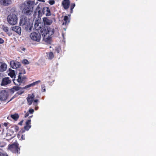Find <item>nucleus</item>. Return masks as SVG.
I'll use <instances>...</instances> for the list:
<instances>
[{
  "instance_id": "1",
  "label": "nucleus",
  "mask_w": 156,
  "mask_h": 156,
  "mask_svg": "<svg viewBox=\"0 0 156 156\" xmlns=\"http://www.w3.org/2000/svg\"><path fill=\"white\" fill-rule=\"evenodd\" d=\"M34 3V1L29 0L27 2L26 5L25 3L23 4V5H24L23 12L25 15L26 16H30L32 14Z\"/></svg>"
},
{
  "instance_id": "2",
  "label": "nucleus",
  "mask_w": 156,
  "mask_h": 156,
  "mask_svg": "<svg viewBox=\"0 0 156 156\" xmlns=\"http://www.w3.org/2000/svg\"><path fill=\"white\" fill-rule=\"evenodd\" d=\"M20 25L24 26L27 31L30 32L33 27V23L27 17L23 18L20 20Z\"/></svg>"
},
{
  "instance_id": "3",
  "label": "nucleus",
  "mask_w": 156,
  "mask_h": 156,
  "mask_svg": "<svg viewBox=\"0 0 156 156\" xmlns=\"http://www.w3.org/2000/svg\"><path fill=\"white\" fill-rule=\"evenodd\" d=\"M41 32L43 36L45 37V36L48 34V36H51L53 35L55 32V30L54 29L46 27L42 28L41 30Z\"/></svg>"
},
{
  "instance_id": "4",
  "label": "nucleus",
  "mask_w": 156,
  "mask_h": 156,
  "mask_svg": "<svg viewBox=\"0 0 156 156\" xmlns=\"http://www.w3.org/2000/svg\"><path fill=\"white\" fill-rule=\"evenodd\" d=\"M17 17L15 14H10L7 16V22L10 25H13L16 24L17 23Z\"/></svg>"
},
{
  "instance_id": "5",
  "label": "nucleus",
  "mask_w": 156,
  "mask_h": 156,
  "mask_svg": "<svg viewBox=\"0 0 156 156\" xmlns=\"http://www.w3.org/2000/svg\"><path fill=\"white\" fill-rule=\"evenodd\" d=\"M19 144L17 143H14L8 145V148L13 153L19 154L20 148L19 147Z\"/></svg>"
},
{
  "instance_id": "6",
  "label": "nucleus",
  "mask_w": 156,
  "mask_h": 156,
  "mask_svg": "<svg viewBox=\"0 0 156 156\" xmlns=\"http://www.w3.org/2000/svg\"><path fill=\"white\" fill-rule=\"evenodd\" d=\"M30 37L32 40L37 42L40 41L41 38L40 33L37 31L32 32L30 34Z\"/></svg>"
},
{
  "instance_id": "7",
  "label": "nucleus",
  "mask_w": 156,
  "mask_h": 156,
  "mask_svg": "<svg viewBox=\"0 0 156 156\" xmlns=\"http://www.w3.org/2000/svg\"><path fill=\"white\" fill-rule=\"evenodd\" d=\"M22 73L20 72L19 73L18 79L16 80L13 79V81L14 84L16 86H20L21 83L24 82L27 78L25 76H22Z\"/></svg>"
},
{
  "instance_id": "8",
  "label": "nucleus",
  "mask_w": 156,
  "mask_h": 156,
  "mask_svg": "<svg viewBox=\"0 0 156 156\" xmlns=\"http://www.w3.org/2000/svg\"><path fill=\"white\" fill-rule=\"evenodd\" d=\"M10 64L11 67L13 69L19 68L21 65V63L16 60H12L10 61Z\"/></svg>"
},
{
  "instance_id": "9",
  "label": "nucleus",
  "mask_w": 156,
  "mask_h": 156,
  "mask_svg": "<svg viewBox=\"0 0 156 156\" xmlns=\"http://www.w3.org/2000/svg\"><path fill=\"white\" fill-rule=\"evenodd\" d=\"M7 98V94L5 90L0 92V100L5 101Z\"/></svg>"
},
{
  "instance_id": "10",
  "label": "nucleus",
  "mask_w": 156,
  "mask_h": 156,
  "mask_svg": "<svg viewBox=\"0 0 156 156\" xmlns=\"http://www.w3.org/2000/svg\"><path fill=\"white\" fill-rule=\"evenodd\" d=\"M43 14H45L46 16H49L51 15V13L49 7H44L42 10Z\"/></svg>"
},
{
  "instance_id": "11",
  "label": "nucleus",
  "mask_w": 156,
  "mask_h": 156,
  "mask_svg": "<svg viewBox=\"0 0 156 156\" xmlns=\"http://www.w3.org/2000/svg\"><path fill=\"white\" fill-rule=\"evenodd\" d=\"M11 82V80L9 77H5L3 78L1 82L2 86H5L10 84Z\"/></svg>"
},
{
  "instance_id": "12",
  "label": "nucleus",
  "mask_w": 156,
  "mask_h": 156,
  "mask_svg": "<svg viewBox=\"0 0 156 156\" xmlns=\"http://www.w3.org/2000/svg\"><path fill=\"white\" fill-rule=\"evenodd\" d=\"M70 2L69 0H63L62 3V6L65 10L68 9L69 6Z\"/></svg>"
},
{
  "instance_id": "13",
  "label": "nucleus",
  "mask_w": 156,
  "mask_h": 156,
  "mask_svg": "<svg viewBox=\"0 0 156 156\" xmlns=\"http://www.w3.org/2000/svg\"><path fill=\"white\" fill-rule=\"evenodd\" d=\"M44 25L45 26H49L53 22L52 20L49 19L47 17H44L43 18Z\"/></svg>"
},
{
  "instance_id": "14",
  "label": "nucleus",
  "mask_w": 156,
  "mask_h": 156,
  "mask_svg": "<svg viewBox=\"0 0 156 156\" xmlns=\"http://www.w3.org/2000/svg\"><path fill=\"white\" fill-rule=\"evenodd\" d=\"M35 96L34 94H32L31 95L28 94V97L27 98V101L28 102V104L31 105L34 99Z\"/></svg>"
},
{
  "instance_id": "15",
  "label": "nucleus",
  "mask_w": 156,
  "mask_h": 156,
  "mask_svg": "<svg viewBox=\"0 0 156 156\" xmlns=\"http://www.w3.org/2000/svg\"><path fill=\"white\" fill-rule=\"evenodd\" d=\"M40 7L38 5L34 12V13L33 15L34 18H36L37 15H38L37 17H38L41 16L42 13L41 10H40Z\"/></svg>"
},
{
  "instance_id": "16",
  "label": "nucleus",
  "mask_w": 156,
  "mask_h": 156,
  "mask_svg": "<svg viewBox=\"0 0 156 156\" xmlns=\"http://www.w3.org/2000/svg\"><path fill=\"white\" fill-rule=\"evenodd\" d=\"M12 30L18 34H20L21 32V27L19 26H15L11 27Z\"/></svg>"
},
{
  "instance_id": "17",
  "label": "nucleus",
  "mask_w": 156,
  "mask_h": 156,
  "mask_svg": "<svg viewBox=\"0 0 156 156\" xmlns=\"http://www.w3.org/2000/svg\"><path fill=\"white\" fill-rule=\"evenodd\" d=\"M12 2L11 0H0V4L4 6H8L11 4Z\"/></svg>"
},
{
  "instance_id": "18",
  "label": "nucleus",
  "mask_w": 156,
  "mask_h": 156,
  "mask_svg": "<svg viewBox=\"0 0 156 156\" xmlns=\"http://www.w3.org/2000/svg\"><path fill=\"white\" fill-rule=\"evenodd\" d=\"M7 65L5 63L0 62V72H3L6 70Z\"/></svg>"
},
{
  "instance_id": "19",
  "label": "nucleus",
  "mask_w": 156,
  "mask_h": 156,
  "mask_svg": "<svg viewBox=\"0 0 156 156\" xmlns=\"http://www.w3.org/2000/svg\"><path fill=\"white\" fill-rule=\"evenodd\" d=\"M31 121L30 119H28L26 122V126H24V129L27 130H28L31 128Z\"/></svg>"
},
{
  "instance_id": "20",
  "label": "nucleus",
  "mask_w": 156,
  "mask_h": 156,
  "mask_svg": "<svg viewBox=\"0 0 156 156\" xmlns=\"http://www.w3.org/2000/svg\"><path fill=\"white\" fill-rule=\"evenodd\" d=\"M63 20L64 22H63L62 25H66L68 24L70 22V20L67 16H65L64 17Z\"/></svg>"
},
{
  "instance_id": "21",
  "label": "nucleus",
  "mask_w": 156,
  "mask_h": 156,
  "mask_svg": "<svg viewBox=\"0 0 156 156\" xmlns=\"http://www.w3.org/2000/svg\"><path fill=\"white\" fill-rule=\"evenodd\" d=\"M2 29L5 32L7 33V34L9 35V36H10L12 34L11 33H10L8 32V27L7 26H5L4 25H3L2 26Z\"/></svg>"
},
{
  "instance_id": "22",
  "label": "nucleus",
  "mask_w": 156,
  "mask_h": 156,
  "mask_svg": "<svg viewBox=\"0 0 156 156\" xmlns=\"http://www.w3.org/2000/svg\"><path fill=\"white\" fill-rule=\"evenodd\" d=\"M21 88V87L18 86H14L12 88L10 89V91L13 93L15 91L19 90Z\"/></svg>"
},
{
  "instance_id": "23",
  "label": "nucleus",
  "mask_w": 156,
  "mask_h": 156,
  "mask_svg": "<svg viewBox=\"0 0 156 156\" xmlns=\"http://www.w3.org/2000/svg\"><path fill=\"white\" fill-rule=\"evenodd\" d=\"M8 75L11 78H13L15 76L14 70L12 69L10 70L9 72L8 73Z\"/></svg>"
},
{
  "instance_id": "24",
  "label": "nucleus",
  "mask_w": 156,
  "mask_h": 156,
  "mask_svg": "<svg viewBox=\"0 0 156 156\" xmlns=\"http://www.w3.org/2000/svg\"><path fill=\"white\" fill-rule=\"evenodd\" d=\"M11 117L14 120L16 121L18 119L19 116L18 114L15 113L14 114L11 115Z\"/></svg>"
},
{
  "instance_id": "25",
  "label": "nucleus",
  "mask_w": 156,
  "mask_h": 156,
  "mask_svg": "<svg viewBox=\"0 0 156 156\" xmlns=\"http://www.w3.org/2000/svg\"><path fill=\"white\" fill-rule=\"evenodd\" d=\"M48 55V59H52L54 57V54L52 52H49Z\"/></svg>"
},
{
  "instance_id": "26",
  "label": "nucleus",
  "mask_w": 156,
  "mask_h": 156,
  "mask_svg": "<svg viewBox=\"0 0 156 156\" xmlns=\"http://www.w3.org/2000/svg\"><path fill=\"white\" fill-rule=\"evenodd\" d=\"M39 23H35L34 26L37 30H39L41 28V27L40 26H39Z\"/></svg>"
},
{
  "instance_id": "27",
  "label": "nucleus",
  "mask_w": 156,
  "mask_h": 156,
  "mask_svg": "<svg viewBox=\"0 0 156 156\" xmlns=\"http://www.w3.org/2000/svg\"><path fill=\"white\" fill-rule=\"evenodd\" d=\"M22 63L24 64H28L29 63V62L27 59H26L23 60Z\"/></svg>"
},
{
  "instance_id": "28",
  "label": "nucleus",
  "mask_w": 156,
  "mask_h": 156,
  "mask_svg": "<svg viewBox=\"0 0 156 156\" xmlns=\"http://www.w3.org/2000/svg\"><path fill=\"white\" fill-rule=\"evenodd\" d=\"M40 82H41V81L40 80H39L36 81L35 82H34L32 83V84L33 86H35V85H36Z\"/></svg>"
},
{
  "instance_id": "29",
  "label": "nucleus",
  "mask_w": 156,
  "mask_h": 156,
  "mask_svg": "<svg viewBox=\"0 0 156 156\" xmlns=\"http://www.w3.org/2000/svg\"><path fill=\"white\" fill-rule=\"evenodd\" d=\"M49 3L50 5H52L55 3V1L54 0H50L49 1Z\"/></svg>"
},
{
  "instance_id": "30",
  "label": "nucleus",
  "mask_w": 156,
  "mask_h": 156,
  "mask_svg": "<svg viewBox=\"0 0 156 156\" xmlns=\"http://www.w3.org/2000/svg\"><path fill=\"white\" fill-rule=\"evenodd\" d=\"M33 86L32 83L30 84H29L28 85L26 86L25 87L23 88L24 89H27L28 88L31 87Z\"/></svg>"
},
{
  "instance_id": "31",
  "label": "nucleus",
  "mask_w": 156,
  "mask_h": 156,
  "mask_svg": "<svg viewBox=\"0 0 156 156\" xmlns=\"http://www.w3.org/2000/svg\"><path fill=\"white\" fill-rule=\"evenodd\" d=\"M19 127L18 126H14V130L15 132H17L19 130Z\"/></svg>"
},
{
  "instance_id": "32",
  "label": "nucleus",
  "mask_w": 156,
  "mask_h": 156,
  "mask_svg": "<svg viewBox=\"0 0 156 156\" xmlns=\"http://www.w3.org/2000/svg\"><path fill=\"white\" fill-rule=\"evenodd\" d=\"M75 6V4L74 3H72L70 6L71 9H73Z\"/></svg>"
},
{
  "instance_id": "33",
  "label": "nucleus",
  "mask_w": 156,
  "mask_h": 156,
  "mask_svg": "<svg viewBox=\"0 0 156 156\" xmlns=\"http://www.w3.org/2000/svg\"><path fill=\"white\" fill-rule=\"evenodd\" d=\"M28 112L30 114H33L34 112V110L33 109H29Z\"/></svg>"
},
{
  "instance_id": "34",
  "label": "nucleus",
  "mask_w": 156,
  "mask_h": 156,
  "mask_svg": "<svg viewBox=\"0 0 156 156\" xmlns=\"http://www.w3.org/2000/svg\"><path fill=\"white\" fill-rule=\"evenodd\" d=\"M0 156H8L6 154L0 153Z\"/></svg>"
},
{
  "instance_id": "35",
  "label": "nucleus",
  "mask_w": 156,
  "mask_h": 156,
  "mask_svg": "<svg viewBox=\"0 0 156 156\" xmlns=\"http://www.w3.org/2000/svg\"><path fill=\"white\" fill-rule=\"evenodd\" d=\"M23 91H19L17 92V94L18 95H20L22 94L23 93Z\"/></svg>"
},
{
  "instance_id": "36",
  "label": "nucleus",
  "mask_w": 156,
  "mask_h": 156,
  "mask_svg": "<svg viewBox=\"0 0 156 156\" xmlns=\"http://www.w3.org/2000/svg\"><path fill=\"white\" fill-rule=\"evenodd\" d=\"M4 40L1 38H0V44H2L4 42Z\"/></svg>"
},
{
  "instance_id": "37",
  "label": "nucleus",
  "mask_w": 156,
  "mask_h": 156,
  "mask_svg": "<svg viewBox=\"0 0 156 156\" xmlns=\"http://www.w3.org/2000/svg\"><path fill=\"white\" fill-rule=\"evenodd\" d=\"M43 86H44L42 87V90H43L42 91L44 92L45 91V86L44 85Z\"/></svg>"
},
{
  "instance_id": "38",
  "label": "nucleus",
  "mask_w": 156,
  "mask_h": 156,
  "mask_svg": "<svg viewBox=\"0 0 156 156\" xmlns=\"http://www.w3.org/2000/svg\"><path fill=\"white\" fill-rule=\"evenodd\" d=\"M29 113L28 112H27L26 114H25L24 117L25 118L27 117L29 115Z\"/></svg>"
},
{
  "instance_id": "39",
  "label": "nucleus",
  "mask_w": 156,
  "mask_h": 156,
  "mask_svg": "<svg viewBox=\"0 0 156 156\" xmlns=\"http://www.w3.org/2000/svg\"><path fill=\"white\" fill-rule=\"evenodd\" d=\"M38 101V100L37 99H35L34 100V103H36L35 105H34L35 106H36L37 105V102Z\"/></svg>"
},
{
  "instance_id": "40",
  "label": "nucleus",
  "mask_w": 156,
  "mask_h": 156,
  "mask_svg": "<svg viewBox=\"0 0 156 156\" xmlns=\"http://www.w3.org/2000/svg\"><path fill=\"white\" fill-rule=\"evenodd\" d=\"M23 120L21 121L20 122H19L18 124V125H22L23 123Z\"/></svg>"
},
{
  "instance_id": "41",
  "label": "nucleus",
  "mask_w": 156,
  "mask_h": 156,
  "mask_svg": "<svg viewBox=\"0 0 156 156\" xmlns=\"http://www.w3.org/2000/svg\"><path fill=\"white\" fill-rule=\"evenodd\" d=\"M21 138L22 139V140H25V135H22L21 136Z\"/></svg>"
},
{
  "instance_id": "42",
  "label": "nucleus",
  "mask_w": 156,
  "mask_h": 156,
  "mask_svg": "<svg viewBox=\"0 0 156 156\" xmlns=\"http://www.w3.org/2000/svg\"><path fill=\"white\" fill-rule=\"evenodd\" d=\"M4 125L6 127L8 126V124L6 122H5L4 124Z\"/></svg>"
},
{
  "instance_id": "43",
  "label": "nucleus",
  "mask_w": 156,
  "mask_h": 156,
  "mask_svg": "<svg viewBox=\"0 0 156 156\" xmlns=\"http://www.w3.org/2000/svg\"><path fill=\"white\" fill-rule=\"evenodd\" d=\"M73 12V9H70V13H72Z\"/></svg>"
},
{
  "instance_id": "44",
  "label": "nucleus",
  "mask_w": 156,
  "mask_h": 156,
  "mask_svg": "<svg viewBox=\"0 0 156 156\" xmlns=\"http://www.w3.org/2000/svg\"><path fill=\"white\" fill-rule=\"evenodd\" d=\"M56 50V51H57L58 53H59V50H58L57 49Z\"/></svg>"
},
{
  "instance_id": "45",
  "label": "nucleus",
  "mask_w": 156,
  "mask_h": 156,
  "mask_svg": "<svg viewBox=\"0 0 156 156\" xmlns=\"http://www.w3.org/2000/svg\"><path fill=\"white\" fill-rule=\"evenodd\" d=\"M25 50V48H22V50H23V51H24Z\"/></svg>"
},
{
  "instance_id": "46",
  "label": "nucleus",
  "mask_w": 156,
  "mask_h": 156,
  "mask_svg": "<svg viewBox=\"0 0 156 156\" xmlns=\"http://www.w3.org/2000/svg\"><path fill=\"white\" fill-rule=\"evenodd\" d=\"M14 98L13 97L10 99V100H9V101H8V102H9V101H11L13 98Z\"/></svg>"
},
{
  "instance_id": "47",
  "label": "nucleus",
  "mask_w": 156,
  "mask_h": 156,
  "mask_svg": "<svg viewBox=\"0 0 156 156\" xmlns=\"http://www.w3.org/2000/svg\"><path fill=\"white\" fill-rule=\"evenodd\" d=\"M38 108V107H36L35 108V110H37V108Z\"/></svg>"
},
{
  "instance_id": "48",
  "label": "nucleus",
  "mask_w": 156,
  "mask_h": 156,
  "mask_svg": "<svg viewBox=\"0 0 156 156\" xmlns=\"http://www.w3.org/2000/svg\"><path fill=\"white\" fill-rule=\"evenodd\" d=\"M33 116V115L30 116L29 117L30 118H31Z\"/></svg>"
},
{
  "instance_id": "49",
  "label": "nucleus",
  "mask_w": 156,
  "mask_h": 156,
  "mask_svg": "<svg viewBox=\"0 0 156 156\" xmlns=\"http://www.w3.org/2000/svg\"><path fill=\"white\" fill-rule=\"evenodd\" d=\"M20 136V135L19 134H18L17 135V136H18V137H19V136Z\"/></svg>"
},
{
  "instance_id": "50",
  "label": "nucleus",
  "mask_w": 156,
  "mask_h": 156,
  "mask_svg": "<svg viewBox=\"0 0 156 156\" xmlns=\"http://www.w3.org/2000/svg\"><path fill=\"white\" fill-rule=\"evenodd\" d=\"M25 72H24V74H25Z\"/></svg>"
}]
</instances>
